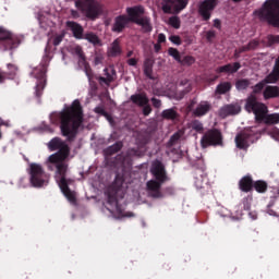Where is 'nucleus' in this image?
I'll return each mask as SVG.
<instances>
[{"label": "nucleus", "mask_w": 279, "mask_h": 279, "mask_svg": "<svg viewBox=\"0 0 279 279\" xmlns=\"http://www.w3.org/2000/svg\"><path fill=\"white\" fill-rule=\"evenodd\" d=\"M84 123V111L80 100H74L72 106L61 113L60 130L62 136H65L69 143H73L77 138V132Z\"/></svg>", "instance_id": "1"}, {"label": "nucleus", "mask_w": 279, "mask_h": 279, "mask_svg": "<svg viewBox=\"0 0 279 279\" xmlns=\"http://www.w3.org/2000/svg\"><path fill=\"white\" fill-rule=\"evenodd\" d=\"M126 14L128 16L119 15L114 19L112 32L121 34V32H123V29H125L130 23L140 25L144 34H149L154 29V26H151V19L143 16V14H145V8H143V5L126 8Z\"/></svg>", "instance_id": "2"}, {"label": "nucleus", "mask_w": 279, "mask_h": 279, "mask_svg": "<svg viewBox=\"0 0 279 279\" xmlns=\"http://www.w3.org/2000/svg\"><path fill=\"white\" fill-rule=\"evenodd\" d=\"M50 151H57L47 159V168L49 171L62 172L69 171V163L65 161L71 156V147L60 137H53L48 143Z\"/></svg>", "instance_id": "3"}, {"label": "nucleus", "mask_w": 279, "mask_h": 279, "mask_svg": "<svg viewBox=\"0 0 279 279\" xmlns=\"http://www.w3.org/2000/svg\"><path fill=\"white\" fill-rule=\"evenodd\" d=\"M244 109L246 112L255 116L256 123H265L266 125H276V123H279V113L267 114L269 112L267 105L256 101L254 96L245 100Z\"/></svg>", "instance_id": "4"}, {"label": "nucleus", "mask_w": 279, "mask_h": 279, "mask_svg": "<svg viewBox=\"0 0 279 279\" xmlns=\"http://www.w3.org/2000/svg\"><path fill=\"white\" fill-rule=\"evenodd\" d=\"M254 19L279 29V0H266L263 5L253 12Z\"/></svg>", "instance_id": "5"}, {"label": "nucleus", "mask_w": 279, "mask_h": 279, "mask_svg": "<svg viewBox=\"0 0 279 279\" xmlns=\"http://www.w3.org/2000/svg\"><path fill=\"white\" fill-rule=\"evenodd\" d=\"M121 189H123V178L117 175L114 182L107 190V204L110 206V208H114L117 215L120 217H134V213H125L121 208V205H119V199H117V197Z\"/></svg>", "instance_id": "6"}, {"label": "nucleus", "mask_w": 279, "mask_h": 279, "mask_svg": "<svg viewBox=\"0 0 279 279\" xmlns=\"http://www.w3.org/2000/svg\"><path fill=\"white\" fill-rule=\"evenodd\" d=\"M75 8L89 21H96L101 12H104L101 4L97 0H76Z\"/></svg>", "instance_id": "7"}, {"label": "nucleus", "mask_w": 279, "mask_h": 279, "mask_svg": "<svg viewBox=\"0 0 279 279\" xmlns=\"http://www.w3.org/2000/svg\"><path fill=\"white\" fill-rule=\"evenodd\" d=\"M29 182L35 189H43L49 184V174L45 172V169L39 163H31L29 169Z\"/></svg>", "instance_id": "8"}, {"label": "nucleus", "mask_w": 279, "mask_h": 279, "mask_svg": "<svg viewBox=\"0 0 279 279\" xmlns=\"http://www.w3.org/2000/svg\"><path fill=\"white\" fill-rule=\"evenodd\" d=\"M66 173H69V170H62L61 172H56L54 178L64 197H66L70 204H76L77 198L75 197V192L71 191V189L69 187V184L73 182V179L66 178Z\"/></svg>", "instance_id": "9"}, {"label": "nucleus", "mask_w": 279, "mask_h": 279, "mask_svg": "<svg viewBox=\"0 0 279 279\" xmlns=\"http://www.w3.org/2000/svg\"><path fill=\"white\" fill-rule=\"evenodd\" d=\"M201 147L208 149V147H223V134L219 129H211L204 133L201 138Z\"/></svg>", "instance_id": "10"}, {"label": "nucleus", "mask_w": 279, "mask_h": 279, "mask_svg": "<svg viewBox=\"0 0 279 279\" xmlns=\"http://www.w3.org/2000/svg\"><path fill=\"white\" fill-rule=\"evenodd\" d=\"M21 45V38L8 31L5 27L0 26V49L1 51H10L16 49Z\"/></svg>", "instance_id": "11"}, {"label": "nucleus", "mask_w": 279, "mask_h": 279, "mask_svg": "<svg viewBox=\"0 0 279 279\" xmlns=\"http://www.w3.org/2000/svg\"><path fill=\"white\" fill-rule=\"evenodd\" d=\"M31 75L37 80L35 95L37 99H40V97H43V90H45V86H47V65L40 64L39 66L33 69Z\"/></svg>", "instance_id": "12"}, {"label": "nucleus", "mask_w": 279, "mask_h": 279, "mask_svg": "<svg viewBox=\"0 0 279 279\" xmlns=\"http://www.w3.org/2000/svg\"><path fill=\"white\" fill-rule=\"evenodd\" d=\"M254 136H256V131H254V126L245 129L244 131L238 133L235 136V145L238 149H243L247 151L250 145L254 143Z\"/></svg>", "instance_id": "13"}, {"label": "nucleus", "mask_w": 279, "mask_h": 279, "mask_svg": "<svg viewBox=\"0 0 279 279\" xmlns=\"http://www.w3.org/2000/svg\"><path fill=\"white\" fill-rule=\"evenodd\" d=\"M186 5H189V0H163L161 10L163 14H180Z\"/></svg>", "instance_id": "14"}, {"label": "nucleus", "mask_w": 279, "mask_h": 279, "mask_svg": "<svg viewBox=\"0 0 279 279\" xmlns=\"http://www.w3.org/2000/svg\"><path fill=\"white\" fill-rule=\"evenodd\" d=\"M217 5H219V0H204L198 3V14L203 21H208L213 16Z\"/></svg>", "instance_id": "15"}, {"label": "nucleus", "mask_w": 279, "mask_h": 279, "mask_svg": "<svg viewBox=\"0 0 279 279\" xmlns=\"http://www.w3.org/2000/svg\"><path fill=\"white\" fill-rule=\"evenodd\" d=\"M132 158H143V151L138 148H130L126 155H118L116 160L122 169H125L132 165Z\"/></svg>", "instance_id": "16"}, {"label": "nucleus", "mask_w": 279, "mask_h": 279, "mask_svg": "<svg viewBox=\"0 0 279 279\" xmlns=\"http://www.w3.org/2000/svg\"><path fill=\"white\" fill-rule=\"evenodd\" d=\"M150 173L153 178H155V181L161 182L162 184L169 180V177L167 175V169H165V165L160 160L153 162Z\"/></svg>", "instance_id": "17"}, {"label": "nucleus", "mask_w": 279, "mask_h": 279, "mask_svg": "<svg viewBox=\"0 0 279 279\" xmlns=\"http://www.w3.org/2000/svg\"><path fill=\"white\" fill-rule=\"evenodd\" d=\"M146 189L149 197H154V199H160V197H162V192H160V189H162V183L160 181H147Z\"/></svg>", "instance_id": "18"}, {"label": "nucleus", "mask_w": 279, "mask_h": 279, "mask_svg": "<svg viewBox=\"0 0 279 279\" xmlns=\"http://www.w3.org/2000/svg\"><path fill=\"white\" fill-rule=\"evenodd\" d=\"M241 112V105L238 102L225 105L219 109V117L221 119H226L227 117H234V114H239Z\"/></svg>", "instance_id": "19"}, {"label": "nucleus", "mask_w": 279, "mask_h": 279, "mask_svg": "<svg viewBox=\"0 0 279 279\" xmlns=\"http://www.w3.org/2000/svg\"><path fill=\"white\" fill-rule=\"evenodd\" d=\"M65 25L66 27H69V29H71L74 38H76L77 40H82V38H84V27H82L80 23L74 21H68Z\"/></svg>", "instance_id": "20"}, {"label": "nucleus", "mask_w": 279, "mask_h": 279, "mask_svg": "<svg viewBox=\"0 0 279 279\" xmlns=\"http://www.w3.org/2000/svg\"><path fill=\"white\" fill-rule=\"evenodd\" d=\"M239 189L242 193H250L254 189L252 175H245L239 181Z\"/></svg>", "instance_id": "21"}, {"label": "nucleus", "mask_w": 279, "mask_h": 279, "mask_svg": "<svg viewBox=\"0 0 279 279\" xmlns=\"http://www.w3.org/2000/svg\"><path fill=\"white\" fill-rule=\"evenodd\" d=\"M241 69L240 62L234 63H228L226 65H221L216 69V73H230L231 75H234V73H238Z\"/></svg>", "instance_id": "22"}, {"label": "nucleus", "mask_w": 279, "mask_h": 279, "mask_svg": "<svg viewBox=\"0 0 279 279\" xmlns=\"http://www.w3.org/2000/svg\"><path fill=\"white\" fill-rule=\"evenodd\" d=\"M213 106L208 101H201L193 111L194 117H206L210 112Z\"/></svg>", "instance_id": "23"}, {"label": "nucleus", "mask_w": 279, "mask_h": 279, "mask_svg": "<svg viewBox=\"0 0 279 279\" xmlns=\"http://www.w3.org/2000/svg\"><path fill=\"white\" fill-rule=\"evenodd\" d=\"M265 84H274V82L267 81V77H265L262 82L257 83L255 86H253V92L247 96L246 99L250 97H254L255 101H258V98L256 95H259V93H263V88H265Z\"/></svg>", "instance_id": "24"}, {"label": "nucleus", "mask_w": 279, "mask_h": 279, "mask_svg": "<svg viewBox=\"0 0 279 279\" xmlns=\"http://www.w3.org/2000/svg\"><path fill=\"white\" fill-rule=\"evenodd\" d=\"M131 101L135 104V106L143 108V106L149 104V98H147V94H135L131 96Z\"/></svg>", "instance_id": "25"}, {"label": "nucleus", "mask_w": 279, "mask_h": 279, "mask_svg": "<svg viewBox=\"0 0 279 279\" xmlns=\"http://www.w3.org/2000/svg\"><path fill=\"white\" fill-rule=\"evenodd\" d=\"M279 81V57L275 61L271 73L266 76V82H274L276 84Z\"/></svg>", "instance_id": "26"}, {"label": "nucleus", "mask_w": 279, "mask_h": 279, "mask_svg": "<svg viewBox=\"0 0 279 279\" xmlns=\"http://www.w3.org/2000/svg\"><path fill=\"white\" fill-rule=\"evenodd\" d=\"M263 95H264V99H276V97H279V87L268 85L264 89Z\"/></svg>", "instance_id": "27"}, {"label": "nucleus", "mask_w": 279, "mask_h": 279, "mask_svg": "<svg viewBox=\"0 0 279 279\" xmlns=\"http://www.w3.org/2000/svg\"><path fill=\"white\" fill-rule=\"evenodd\" d=\"M122 51L119 39H116L108 49V56L109 58H117L118 56H121Z\"/></svg>", "instance_id": "28"}, {"label": "nucleus", "mask_w": 279, "mask_h": 279, "mask_svg": "<svg viewBox=\"0 0 279 279\" xmlns=\"http://www.w3.org/2000/svg\"><path fill=\"white\" fill-rule=\"evenodd\" d=\"M194 178H195V184L198 189H202V184L204 183V180L208 178V174L204 169H196L194 171Z\"/></svg>", "instance_id": "29"}, {"label": "nucleus", "mask_w": 279, "mask_h": 279, "mask_svg": "<svg viewBox=\"0 0 279 279\" xmlns=\"http://www.w3.org/2000/svg\"><path fill=\"white\" fill-rule=\"evenodd\" d=\"M144 75L148 77V80H154V61L151 59L144 61Z\"/></svg>", "instance_id": "30"}, {"label": "nucleus", "mask_w": 279, "mask_h": 279, "mask_svg": "<svg viewBox=\"0 0 279 279\" xmlns=\"http://www.w3.org/2000/svg\"><path fill=\"white\" fill-rule=\"evenodd\" d=\"M232 90V83L230 82H221L216 87V95H226V93H230Z\"/></svg>", "instance_id": "31"}, {"label": "nucleus", "mask_w": 279, "mask_h": 279, "mask_svg": "<svg viewBox=\"0 0 279 279\" xmlns=\"http://www.w3.org/2000/svg\"><path fill=\"white\" fill-rule=\"evenodd\" d=\"M121 149H123V142H116L113 145L105 149V154L107 156H114V154H119Z\"/></svg>", "instance_id": "32"}, {"label": "nucleus", "mask_w": 279, "mask_h": 279, "mask_svg": "<svg viewBox=\"0 0 279 279\" xmlns=\"http://www.w3.org/2000/svg\"><path fill=\"white\" fill-rule=\"evenodd\" d=\"M252 86V82L250 78H239L235 81V88L239 93H243V90H247V88Z\"/></svg>", "instance_id": "33"}, {"label": "nucleus", "mask_w": 279, "mask_h": 279, "mask_svg": "<svg viewBox=\"0 0 279 279\" xmlns=\"http://www.w3.org/2000/svg\"><path fill=\"white\" fill-rule=\"evenodd\" d=\"M83 38L94 45V47H101V39L95 33H87Z\"/></svg>", "instance_id": "34"}, {"label": "nucleus", "mask_w": 279, "mask_h": 279, "mask_svg": "<svg viewBox=\"0 0 279 279\" xmlns=\"http://www.w3.org/2000/svg\"><path fill=\"white\" fill-rule=\"evenodd\" d=\"M161 118H163L166 121H175V119H178V111H175L173 108L165 109L161 112Z\"/></svg>", "instance_id": "35"}, {"label": "nucleus", "mask_w": 279, "mask_h": 279, "mask_svg": "<svg viewBox=\"0 0 279 279\" xmlns=\"http://www.w3.org/2000/svg\"><path fill=\"white\" fill-rule=\"evenodd\" d=\"M7 69L8 71L4 73L8 80H14V77H16V74L19 73V66L14 63H8Z\"/></svg>", "instance_id": "36"}, {"label": "nucleus", "mask_w": 279, "mask_h": 279, "mask_svg": "<svg viewBox=\"0 0 279 279\" xmlns=\"http://www.w3.org/2000/svg\"><path fill=\"white\" fill-rule=\"evenodd\" d=\"M267 182L263 181V180H257L255 182H253V189L257 192V193H267Z\"/></svg>", "instance_id": "37"}, {"label": "nucleus", "mask_w": 279, "mask_h": 279, "mask_svg": "<svg viewBox=\"0 0 279 279\" xmlns=\"http://www.w3.org/2000/svg\"><path fill=\"white\" fill-rule=\"evenodd\" d=\"M190 126L192 128V130H194L195 132H198V134H204V124L202 123V121L199 120H193L190 123Z\"/></svg>", "instance_id": "38"}, {"label": "nucleus", "mask_w": 279, "mask_h": 279, "mask_svg": "<svg viewBox=\"0 0 279 279\" xmlns=\"http://www.w3.org/2000/svg\"><path fill=\"white\" fill-rule=\"evenodd\" d=\"M168 25H170L174 29H180V27L182 25V21H180V17L178 15H173V16L169 17Z\"/></svg>", "instance_id": "39"}, {"label": "nucleus", "mask_w": 279, "mask_h": 279, "mask_svg": "<svg viewBox=\"0 0 279 279\" xmlns=\"http://www.w3.org/2000/svg\"><path fill=\"white\" fill-rule=\"evenodd\" d=\"M179 64H182V66H192V64H195V57L185 56L181 58V61H179Z\"/></svg>", "instance_id": "40"}, {"label": "nucleus", "mask_w": 279, "mask_h": 279, "mask_svg": "<svg viewBox=\"0 0 279 279\" xmlns=\"http://www.w3.org/2000/svg\"><path fill=\"white\" fill-rule=\"evenodd\" d=\"M87 77H89V94L92 97H96L97 90L99 87L97 86V82L90 80V74L87 72Z\"/></svg>", "instance_id": "41"}, {"label": "nucleus", "mask_w": 279, "mask_h": 279, "mask_svg": "<svg viewBox=\"0 0 279 279\" xmlns=\"http://www.w3.org/2000/svg\"><path fill=\"white\" fill-rule=\"evenodd\" d=\"M168 54L171 56L177 62H180L182 59V56L180 54V51L177 48H169Z\"/></svg>", "instance_id": "42"}, {"label": "nucleus", "mask_w": 279, "mask_h": 279, "mask_svg": "<svg viewBox=\"0 0 279 279\" xmlns=\"http://www.w3.org/2000/svg\"><path fill=\"white\" fill-rule=\"evenodd\" d=\"M182 138V133L175 132L173 135H171L170 140L168 141V147H173L178 141Z\"/></svg>", "instance_id": "43"}, {"label": "nucleus", "mask_w": 279, "mask_h": 279, "mask_svg": "<svg viewBox=\"0 0 279 279\" xmlns=\"http://www.w3.org/2000/svg\"><path fill=\"white\" fill-rule=\"evenodd\" d=\"M104 72H105V75H106V78H107V80H109V77H110V78L113 80V82H114V77H117V70H116V69L106 68V69L104 70Z\"/></svg>", "instance_id": "44"}, {"label": "nucleus", "mask_w": 279, "mask_h": 279, "mask_svg": "<svg viewBox=\"0 0 279 279\" xmlns=\"http://www.w3.org/2000/svg\"><path fill=\"white\" fill-rule=\"evenodd\" d=\"M205 38L207 43H213L214 39L217 38V31L215 29H209L205 33Z\"/></svg>", "instance_id": "45"}, {"label": "nucleus", "mask_w": 279, "mask_h": 279, "mask_svg": "<svg viewBox=\"0 0 279 279\" xmlns=\"http://www.w3.org/2000/svg\"><path fill=\"white\" fill-rule=\"evenodd\" d=\"M258 45H260V41H258L257 39H253L244 47L246 48V51H254L258 47Z\"/></svg>", "instance_id": "46"}, {"label": "nucleus", "mask_w": 279, "mask_h": 279, "mask_svg": "<svg viewBox=\"0 0 279 279\" xmlns=\"http://www.w3.org/2000/svg\"><path fill=\"white\" fill-rule=\"evenodd\" d=\"M74 53L82 60V62H86V56L84 54V50L80 47L76 46L74 48Z\"/></svg>", "instance_id": "47"}, {"label": "nucleus", "mask_w": 279, "mask_h": 279, "mask_svg": "<svg viewBox=\"0 0 279 279\" xmlns=\"http://www.w3.org/2000/svg\"><path fill=\"white\" fill-rule=\"evenodd\" d=\"M96 80H98L100 86H110V83L113 82V78H107V77H104V76H98Z\"/></svg>", "instance_id": "48"}, {"label": "nucleus", "mask_w": 279, "mask_h": 279, "mask_svg": "<svg viewBox=\"0 0 279 279\" xmlns=\"http://www.w3.org/2000/svg\"><path fill=\"white\" fill-rule=\"evenodd\" d=\"M246 51L247 48H245V46H242L234 50L233 58H235V60H239V58H241V53H245Z\"/></svg>", "instance_id": "49"}, {"label": "nucleus", "mask_w": 279, "mask_h": 279, "mask_svg": "<svg viewBox=\"0 0 279 279\" xmlns=\"http://www.w3.org/2000/svg\"><path fill=\"white\" fill-rule=\"evenodd\" d=\"M94 112H96V114H100V117H107V119H108V117H110L108 114V111L106 109H104V107H96L94 109Z\"/></svg>", "instance_id": "50"}, {"label": "nucleus", "mask_w": 279, "mask_h": 279, "mask_svg": "<svg viewBox=\"0 0 279 279\" xmlns=\"http://www.w3.org/2000/svg\"><path fill=\"white\" fill-rule=\"evenodd\" d=\"M267 40L269 45H276V43H279V35H268Z\"/></svg>", "instance_id": "51"}, {"label": "nucleus", "mask_w": 279, "mask_h": 279, "mask_svg": "<svg viewBox=\"0 0 279 279\" xmlns=\"http://www.w3.org/2000/svg\"><path fill=\"white\" fill-rule=\"evenodd\" d=\"M169 40L172 41L173 45H182V39L178 35L170 36Z\"/></svg>", "instance_id": "52"}, {"label": "nucleus", "mask_w": 279, "mask_h": 279, "mask_svg": "<svg viewBox=\"0 0 279 279\" xmlns=\"http://www.w3.org/2000/svg\"><path fill=\"white\" fill-rule=\"evenodd\" d=\"M150 101H151V104H153V106H154V108H161L162 107V100H160V99H158V98H156V97H153L151 99H150Z\"/></svg>", "instance_id": "53"}, {"label": "nucleus", "mask_w": 279, "mask_h": 279, "mask_svg": "<svg viewBox=\"0 0 279 279\" xmlns=\"http://www.w3.org/2000/svg\"><path fill=\"white\" fill-rule=\"evenodd\" d=\"M144 117H149L151 114V106L149 104L142 107Z\"/></svg>", "instance_id": "54"}, {"label": "nucleus", "mask_w": 279, "mask_h": 279, "mask_svg": "<svg viewBox=\"0 0 279 279\" xmlns=\"http://www.w3.org/2000/svg\"><path fill=\"white\" fill-rule=\"evenodd\" d=\"M63 38H64V35H58V36H56V37L53 38L52 45H53L54 47H58V45H60V43H62Z\"/></svg>", "instance_id": "55"}, {"label": "nucleus", "mask_w": 279, "mask_h": 279, "mask_svg": "<svg viewBox=\"0 0 279 279\" xmlns=\"http://www.w3.org/2000/svg\"><path fill=\"white\" fill-rule=\"evenodd\" d=\"M104 62V56L102 54H96L94 59L95 66H98V64H101Z\"/></svg>", "instance_id": "56"}, {"label": "nucleus", "mask_w": 279, "mask_h": 279, "mask_svg": "<svg viewBox=\"0 0 279 279\" xmlns=\"http://www.w3.org/2000/svg\"><path fill=\"white\" fill-rule=\"evenodd\" d=\"M157 43H159L160 45H162V43H167V36L163 33L159 34Z\"/></svg>", "instance_id": "57"}, {"label": "nucleus", "mask_w": 279, "mask_h": 279, "mask_svg": "<svg viewBox=\"0 0 279 279\" xmlns=\"http://www.w3.org/2000/svg\"><path fill=\"white\" fill-rule=\"evenodd\" d=\"M214 27H215L216 29L221 31V20L215 19V20H214Z\"/></svg>", "instance_id": "58"}, {"label": "nucleus", "mask_w": 279, "mask_h": 279, "mask_svg": "<svg viewBox=\"0 0 279 279\" xmlns=\"http://www.w3.org/2000/svg\"><path fill=\"white\" fill-rule=\"evenodd\" d=\"M126 62L129 66H136V64H138V60H136L135 58H131Z\"/></svg>", "instance_id": "59"}, {"label": "nucleus", "mask_w": 279, "mask_h": 279, "mask_svg": "<svg viewBox=\"0 0 279 279\" xmlns=\"http://www.w3.org/2000/svg\"><path fill=\"white\" fill-rule=\"evenodd\" d=\"M7 80L8 75L5 74V72L0 71V84H4Z\"/></svg>", "instance_id": "60"}, {"label": "nucleus", "mask_w": 279, "mask_h": 279, "mask_svg": "<svg viewBox=\"0 0 279 279\" xmlns=\"http://www.w3.org/2000/svg\"><path fill=\"white\" fill-rule=\"evenodd\" d=\"M70 14L73 19H80V12L77 10H71Z\"/></svg>", "instance_id": "61"}, {"label": "nucleus", "mask_w": 279, "mask_h": 279, "mask_svg": "<svg viewBox=\"0 0 279 279\" xmlns=\"http://www.w3.org/2000/svg\"><path fill=\"white\" fill-rule=\"evenodd\" d=\"M154 49H155V53H160L162 46L157 41V44L154 45Z\"/></svg>", "instance_id": "62"}, {"label": "nucleus", "mask_w": 279, "mask_h": 279, "mask_svg": "<svg viewBox=\"0 0 279 279\" xmlns=\"http://www.w3.org/2000/svg\"><path fill=\"white\" fill-rule=\"evenodd\" d=\"M132 56H134V51L130 50V51L126 53V58H132Z\"/></svg>", "instance_id": "63"}, {"label": "nucleus", "mask_w": 279, "mask_h": 279, "mask_svg": "<svg viewBox=\"0 0 279 279\" xmlns=\"http://www.w3.org/2000/svg\"><path fill=\"white\" fill-rule=\"evenodd\" d=\"M234 3H239V2H241V1H243V0H232Z\"/></svg>", "instance_id": "64"}]
</instances>
